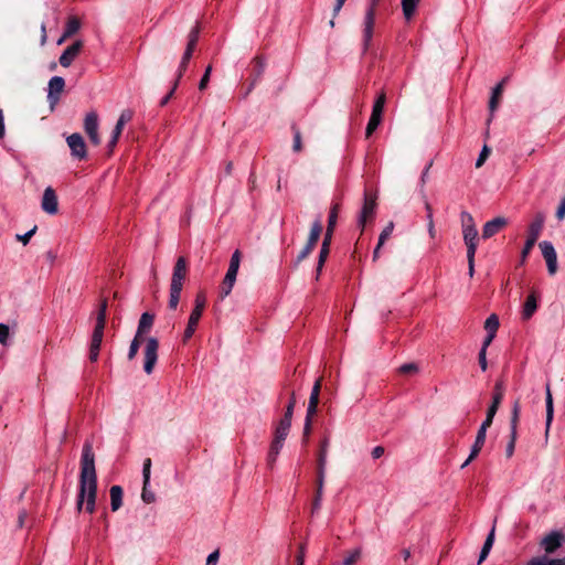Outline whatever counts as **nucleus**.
<instances>
[{
	"label": "nucleus",
	"instance_id": "17",
	"mask_svg": "<svg viewBox=\"0 0 565 565\" xmlns=\"http://www.w3.org/2000/svg\"><path fill=\"white\" fill-rule=\"evenodd\" d=\"M83 49V41L77 40L67 46L61 54L58 62L63 67H70Z\"/></svg>",
	"mask_w": 565,
	"mask_h": 565
},
{
	"label": "nucleus",
	"instance_id": "40",
	"mask_svg": "<svg viewBox=\"0 0 565 565\" xmlns=\"http://www.w3.org/2000/svg\"><path fill=\"white\" fill-rule=\"evenodd\" d=\"M419 1L420 0H402L403 14L406 20H409L414 15Z\"/></svg>",
	"mask_w": 565,
	"mask_h": 565
},
{
	"label": "nucleus",
	"instance_id": "47",
	"mask_svg": "<svg viewBox=\"0 0 565 565\" xmlns=\"http://www.w3.org/2000/svg\"><path fill=\"white\" fill-rule=\"evenodd\" d=\"M462 236L465 243L478 242V231L476 226H467V228H463Z\"/></svg>",
	"mask_w": 565,
	"mask_h": 565
},
{
	"label": "nucleus",
	"instance_id": "26",
	"mask_svg": "<svg viewBox=\"0 0 565 565\" xmlns=\"http://www.w3.org/2000/svg\"><path fill=\"white\" fill-rule=\"evenodd\" d=\"M252 63L253 68L250 73V78L254 79V82H259L266 68V61L262 56H256L254 57Z\"/></svg>",
	"mask_w": 565,
	"mask_h": 565
},
{
	"label": "nucleus",
	"instance_id": "18",
	"mask_svg": "<svg viewBox=\"0 0 565 565\" xmlns=\"http://www.w3.org/2000/svg\"><path fill=\"white\" fill-rule=\"evenodd\" d=\"M150 471H151V459L147 458L143 461L142 467V477H143V487L141 498L146 503H151L154 501V494L148 490L150 483Z\"/></svg>",
	"mask_w": 565,
	"mask_h": 565
},
{
	"label": "nucleus",
	"instance_id": "64",
	"mask_svg": "<svg viewBox=\"0 0 565 565\" xmlns=\"http://www.w3.org/2000/svg\"><path fill=\"white\" fill-rule=\"evenodd\" d=\"M556 217L561 221L565 217V196L562 198L561 203L556 211Z\"/></svg>",
	"mask_w": 565,
	"mask_h": 565
},
{
	"label": "nucleus",
	"instance_id": "27",
	"mask_svg": "<svg viewBox=\"0 0 565 565\" xmlns=\"http://www.w3.org/2000/svg\"><path fill=\"white\" fill-rule=\"evenodd\" d=\"M330 245H331L330 242L322 241L321 248L319 252V257H318V264H317V268H316V279L317 280L319 279V276H320L322 268H323V266L327 262V258L329 256Z\"/></svg>",
	"mask_w": 565,
	"mask_h": 565
},
{
	"label": "nucleus",
	"instance_id": "19",
	"mask_svg": "<svg viewBox=\"0 0 565 565\" xmlns=\"http://www.w3.org/2000/svg\"><path fill=\"white\" fill-rule=\"evenodd\" d=\"M507 218L502 216L495 217L487 222L482 228V238L488 239L494 236L507 225Z\"/></svg>",
	"mask_w": 565,
	"mask_h": 565
},
{
	"label": "nucleus",
	"instance_id": "48",
	"mask_svg": "<svg viewBox=\"0 0 565 565\" xmlns=\"http://www.w3.org/2000/svg\"><path fill=\"white\" fill-rule=\"evenodd\" d=\"M419 372V366L417 363L411 362L405 363L398 367V373L404 375H413Z\"/></svg>",
	"mask_w": 565,
	"mask_h": 565
},
{
	"label": "nucleus",
	"instance_id": "5",
	"mask_svg": "<svg viewBox=\"0 0 565 565\" xmlns=\"http://www.w3.org/2000/svg\"><path fill=\"white\" fill-rule=\"evenodd\" d=\"M199 35H200V26L196 23V25L190 31V33L188 35L186 47L182 55L181 62L179 64V77L183 76V74L188 67V64L192 57V54H193L196 43L199 41Z\"/></svg>",
	"mask_w": 565,
	"mask_h": 565
},
{
	"label": "nucleus",
	"instance_id": "38",
	"mask_svg": "<svg viewBox=\"0 0 565 565\" xmlns=\"http://www.w3.org/2000/svg\"><path fill=\"white\" fill-rule=\"evenodd\" d=\"M507 78L502 79L492 90V96L489 102V109L491 113H493L499 104V99L501 97V94L503 92V84L505 83Z\"/></svg>",
	"mask_w": 565,
	"mask_h": 565
},
{
	"label": "nucleus",
	"instance_id": "34",
	"mask_svg": "<svg viewBox=\"0 0 565 565\" xmlns=\"http://www.w3.org/2000/svg\"><path fill=\"white\" fill-rule=\"evenodd\" d=\"M494 531H495V527L493 525L483 543L482 548H481L479 559H478V565H480L488 557V555L492 548V545L494 542Z\"/></svg>",
	"mask_w": 565,
	"mask_h": 565
},
{
	"label": "nucleus",
	"instance_id": "52",
	"mask_svg": "<svg viewBox=\"0 0 565 565\" xmlns=\"http://www.w3.org/2000/svg\"><path fill=\"white\" fill-rule=\"evenodd\" d=\"M393 230H394V223L388 222L387 225L384 227V230L380 234V237H379L380 245H384L386 239H388L390 236L392 235Z\"/></svg>",
	"mask_w": 565,
	"mask_h": 565
},
{
	"label": "nucleus",
	"instance_id": "23",
	"mask_svg": "<svg viewBox=\"0 0 565 565\" xmlns=\"http://www.w3.org/2000/svg\"><path fill=\"white\" fill-rule=\"evenodd\" d=\"M324 477L326 472L317 471V489L316 495L312 502V513L319 511L321 507L322 495H323V486H324Z\"/></svg>",
	"mask_w": 565,
	"mask_h": 565
},
{
	"label": "nucleus",
	"instance_id": "29",
	"mask_svg": "<svg viewBox=\"0 0 565 565\" xmlns=\"http://www.w3.org/2000/svg\"><path fill=\"white\" fill-rule=\"evenodd\" d=\"M328 448H329V437L326 436L321 440V444H320V450H319V454H318V468H317V471L326 472Z\"/></svg>",
	"mask_w": 565,
	"mask_h": 565
},
{
	"label": "nucleus",
	"instance_id": "22",
	"mask_svg": "<svg viewBox=\"0 0 565 565\" xmlns=\"http://www.w3.org/2000/svg\"><path fill=\"white\" fill-rule=\"evenodd\" d=\"M486 435L487 434H484L483 430L482 431L478 430L476 440L470 450V455L467 458V460L461 465L462 469L466 468L479 455L480 450L482 449V447L484 445Z\"/></svg>",
	"mask_w": 565,
	"mask_h": 565
},
{
	"label": "nucleus",
	"instance_id": "45",
	"mask_svg": "<svg viewBox=\"0 0 565 565\" xmlns=\"http://www.w3.org/2000/svg\"><path fill=\"white\" fill-rule=\"evenodd\" d=\"M504 396V385L502 381H498L493 387L492 403L501 404Z\"/></svg>",
	"mask_w": 565,
	"mask_h": 565
},
{
	"label": "nucleus",
	"instance_id": "59",
	"mask_svg": "<svg viewBox=\"0 0 565 565\" xmlns=\"http://www.w3.org/2000/svg\"><path fill=\"white\" fill-rule=\"evenodd\" d=\"M461 224L462 230L467 228V226H476L472 215L466 211L461 213Z\"/></svg>",
	"mask_w": 565,
	"mask_h": 565
},
{
	"label": "nucleus",
	"instance_id": "37",
	"mask_svg": "<svg viewBox=\"0 0 565 565\" xmlns=\"http://www.w3.org/2000/svg\"><path fill=\"white\" fill-rule=\"evenodd\" d=\"M79 29H81L79 19L75 15L68 17L65 29H64V38L73 36L75 33L78 32Z\"/></svg>",
	"mask_w": 565,
	"mask_h": 565
},
{
	"label": "nucleus",
	"instance_id": "44",
	"mask_svg": "<svg viewBox=\"0 0 565 565\" xmlns=\"http://www.w3.org/2000/svg\"><path fill=\"white\" fill-rule=\"evenodd\" d=\"M241 252L238 249H236L232 256H231V260H230V265H228V269L226 273L228 274H235L237 275L238 273V268H239V264H241Z\"/></svg>",
	"mask_w": 565,
	"mask_h": 565
},
{
	"label": "nucleus",
	"instance_id": "55",
	"mask_svg": "<svg viewBox=\"0 0 565 565\" xmlns=\"http://www.w3.org/2000/svg\"><path fill=\"white\" fill-rule=\"evenodd\" d=\"M535 245L532 239H526L525 244L523 246V249L521 252V264H524L526 257L529 256L530 252L532 250L533 246Z\"/></svg>",
	"mask_w": 565,
	"mask_h": 565
},
{
	"label": "nucleus",
	"instance_id": "60",
	"mask_svg": "<svg viewBox=\"0 0 565 565\" xmlns=\"http://www.w3.org/2000/svg\"><path fill=\"white\" fill-rule=\"evenodd\" d=\"M467 246V260H475L478 242L465 243Z\"/></svg>",
	"mask_w": 565,
	"mask_h": 565
},
{
	"label": "nucleus",
	"instance_id": "32",
	"mask_svg": "<svg viewBox=\"0 0 565 565\" xmlns=\"http://www.w3.org/2000/svg\"><path fill=\"white\" fill-rule=\"evenodd\" d=\"M236 276L237 275H235V274L226 273V275L222 281L221 288H220V298L222 300L231 294V291L234 287V284L236 281Z\"/></svg>",
	"mask_w": 565,
	"mask_h": 565
},
{
	"label": "nucleus",
	"instance_id": "3",
	"mask_svg": "<svg viewBox=\"0 0 565 565\" xmlns=\"http://www.w3.org/2000/svg\"><path fill=\"white\" fill-rule=\"evenodd\" d=\"M380 0H367V6L362 21V52L366 53L371 45L374 34L376 8Z\"/></svg>",
	"mask_w": 565,
	"mask_h": 565
},
{
	"label": "nucleus",
	"instance_id": "51",
	"mask_svg": "<svg viewBox=\"0 0 565 565\" xmlns=\"http://www.w3.org/2000/svg\"><path fill=\"white\" fill-rule=\"evenodd\" d=\"M292 132H294L292 150L295 152H299L302 149L301 134H300V130L296 126H292Z\"/></svg>",
	"mask_w": 565,
	"mask_h": 565
},
{
	"label": "nucleus",
	"instance_id": "14",
	"mask_svg": "<svg viewBox=\"0 0 565 565\" xmlns=\"http://www.w3.org/2000/svg\"><path fill=\"white\" fill-rule=\"evenodd\" d=\"M42 210L50 215H55L58 212V200L55 190L52 186H47L42 196L41 201Z\"/></svg>",
	"mask_w": 565,
	"mask_h": 565
},
{
	"label": "nucleus",
	"instance_id": "50",
	"mask_svg": "<svg viewBox=\"0 0 565 565\" xmlns=\"http://www.w3.org/2000/svg\"><path fill=\"white\" fill-rule=\"evenodd\" d=\"M361 554H362V551L360 547L354 548L353 551H351L348 554V556L344 557L343 565H353L354 563H356L360 559Z\"/></svg>",
	"mask_w": 565,
	"mask_h": 565
},
{
	"label": "nucleus",
	"instance_id": "21",
	"mask_svg": "<svg viewBox=\"0 0 565 565\" xmlns=\"http://www.w3.org/2000/svg\"><path fill=\"white\" fill-rule=\"evenodd\" d=\"M537 292L535 290H532L531 294L527 296L523 309H522V319L529 320L533 317L537 309Z\"/></svg>",
	"mask_w": 565,
	"mask_h": 565
},
{
	"label": "nucleus",
	"instance_id": "39",
	"mask_svg": "<svg viewBox=\"0 0 565 565\" xmlns=\"http://www.w3.org/2000/svg\"><path fill=\"white\" fill-rule=\"evenodd\" d=\"M290 427H291V424H288L287 422L279 420L275 428L274 437L276 439H280V440L285 441L289 434Z\"/></svg>",
	"mask_w": 565,
	"mask_h": 565
},
{
	"label": "nucleus",
	"instance_id": "57",
	"mask_svg": "<svg viewBox=\"0 0 565 565\" xmlns=\"http://www.w3.org/2000/svg\"><path fill=\"white\" fill-rule=\"evenodd\" d=\"M9 335H10L9 327L4 323H0V343L2 345L8 344Z\"/></svg>",
	"mask_w": 565,
	"mask_h": 565
},
{
	"label": "nucleus",
	"instance_id": "7",
	"mask_svg": "<svg viewBox=\"0 0 565 565\" xmlns=\"http://www.w3.org/2000/svg\"><path fill=\"white\" fill-rule=\"evenodd\" d=\"M520 411H521L520 403H519V401H515L512 406V415H511V422H510V441L508 443L507 448H505V454H507L508 458L512 457L514 454L515 441H516V436H518L516 429H518V423H519V418H520Z\"/></svg>",
	"mask_w": 565,
	"mask_h": 565
},
{
	"label": "nucleus",
	"instance_id": "49",
	"mask_svg": "<svg viewBox=\"0 0 565 565\" xmlns=\"http://www.w3.org/2000/svg\"><path fill=\"white\" fill-rule=\"evenodd\" d=\"M181 289H173L170 288V298H169V308L171 310H175L178 308L180 297H181Z\"/></svg>",
	"mask_w": 565,
	"mask_h": 565
},
{
	"label": "nucleus",
	"instance_id": "61",
	"mask_svg": "<svg viewBox=\"0 0 565 565\" xmlns=\"http://www.w3.org/2000/svg\"><path fill=\"white\" fill-rule=\"evenodd\" d=\"M134 117V111L131 109H125L121 111L117 122L126 125Z\"/></svg>",
	"mask_w": 565,
	"mask_h": 565
},
{
	"label": "nucleus",
	"instance_id": "43",
	"mask_svg": "<svg viewBox=\"0 0 565 565\" xmlns=\"http://www.w3.org/2000/svg\"><path fill=\"white\" fill-rule=\"evenodd\" d=\"M499 326H500L499 318L494 313L490 315L484 322V329H486L487 333L497 334Z\"/></svg>",
	"mask_w": 565,
	"mask_h": 565
},
{
	"label": "nucleus",
	"instance_id": "35",
	"mask_svg": "<svg viewBox=\"0 0 565 565\" xmlns=\"http://www.w3.org/2000/svg\"><path fill=\"white\" fill-rule=\"evenodd\" d=\"M385 103H386V95L384 92H382L379 94V96L376 97V99L373 104L372 114H371L372 118H375V119H379L382 121V115H383Z\"/></svg>",
	"mask_w": 565,
	"mask_h": 565
},
{
	"label": "nucleus",
	"instance_id": "42",
	"mask_svg": "<svg viewBox=\"0 0 565 565\" xmlns=\"http://www.w3.org/2000/svg\"><path fill=\"white\" fill-rule=\"evenodd\" d=\"M124 127H125V125L116 122L115 128H114L113 134H111V138H110V140L108 141V145H107V148H108L110 153L113 152L114 148L116 147V145L118 142V139L121 136V132L124 130Z\"/></svg>",
	"mask_w": 565,
	"mask_h": 565
},
{
	"label": "nucleus",
	"instance_id": "6",
	"mask_svg": "<svg viewBox=\"0 0 565 565\" xmlns=\"http://www.w3.org/2000/svg\"><path fill=\"white\" fill-rule=\"evenodd\" d=\"M158 348L159 342L156 338L150 337L147 339L146 347H145V362H143V371L147 374H151L154 365L158 360Z\"/></svg>",
	"mask_w": 565,
	"mask_h": 565
},
{
	"label": "nucleus",
	"instance_id": "1",
	"mask_svg": "<svg viewBox=\"0 0 565 565\" xmlns=\"http://www.w3.org/2000/svg\"><path fill=\"white\" fill-rule=\"evenodd\" d=\"M97 495V476L95 469V456L93 446L86 441L83 446L81 457V475H79V491L76 500V509L82 511L84 502H86L85 510L88 513L95 511Z\"/></svg>",
	"mask_w": 565,
	"mask_h": 565
},
{
	"label": "nucleus",
	"instance_id": "15",
	"mask_svg": "<svg viewBox=\"0 0 565 565\" xmlns=\"http://www.w3.org/2000/svg\"><path fill=\"white\" fill-rule=\"evenodd\" d=\"M563 541L564 534L561 531H552L542 539L540 545L547 554H552L562 546Z\"/></svg>",
	"mask_w": 565,
	"mask_h": 565
},
{
	"label": "nucleus",
	"instance_id": "9",
	"mask_svg": "<svg viewBox=\"0 0 565 565\" xmlns=\"http://www.w3.org/2000/svg\"><path fill=\"white\" fill-rule=\"evenodd\" d=\"M98 127H99V122H98L97 113L96 111L87 113L85 116V119H84V130H85L86 135L88 136L89 141L94 146H98L100 143Z\"/></svg>",
	"mask_w": 565,
	"mask_h": 565
},
{
	"label": "nucleus",
	"instance_id": "28",
	"mask_svg": "<svg viewBox=\"0 0 565 565\" xmlns=\"http://www.w3.org/2000/svg\"><path fill=\"white\" fill-rule=\"evenodd\" d=\"M154 317L149 312H143L140 317L138 328H137V337H142L146 332H148L153 324Z\"/></svg>",
	"mask_w": 565,
	"mask_h": 565
},
{
	"label": "nucleus",
	"instance_id": "53",
	"mask_svg": "<svg viewBox=\"0 0 565 565\" xmlns=\"http://www.w3.org/2000/svg\"><path fill=\"white\" fill-rule=\"evenodd\" d=\"M38 226L34 225L30 231L24 234H17L15 239L21 242L23 245L29 244L31 237L36 233Z\"/></svg>",
	"mask_w": 565,
	"mask_h": 565
},
{
	"label": "nucleus",
	"instance_id": "56",
	"mask_svg": "<svg viewBox=\"0 0 565 565\" xmlns=\"http://www.w3.org/2000/svg\"><path fill=\"white\" fill-rule=\"evenodd\" d=\"M380 124H381V120L370 117L367 126H366V130H365L366 137H370L377 129Z\"/></svg>",
	"mask_w": 565,
	"mask_h": 565
},
{
	"label": "nucleus",
	"instance_id": "16",
	"mask_svg": "<svg viewBox=\"0 0 565 565\" xmlns=\"http://www.w3.org/2000/svg\"><path fill=\"white\" fill-rule=\"evenodd\" d=\"M319 404V396L315 394H310L308 407H307V414L305 419V426H303V440L307 441L308 436L311 433V425H312V417L317 413Z\"/></svg>",
	"mask_w": 565,
	"mask_h": 565
},
{
	"label": "nucleus",
	"instance_id": "25",
	"mask_svg": "<svg viewBox=\"0 0 565 565\" xmlns=\"http://www.w3.org/2000/svg\"><path fill=\"white\" fill-rule=\"evenodd\" d=\"M338 209H339V206H338V204H335L330 210L329 217H328V226H327V231H326V234L323 237L324 242L331 243V241H332L333 231H334L337 220H338Z\"/></svg>",
	"mask_w": 565,
	"mask_h": 565
},
{
	"label": "nucleus",
	"instance_id": "41",
	"mask_svg": "<svg viewBox=\"0 0 565 565\" xmlns=\"http://www.w3.org/2000/svg\"><path fill=\"white\" fill-rule=\"evenodd\" d=\"M561 558H548L547 556L533 557L527 562V565H561Z\"/></svg>",
	"mask_w": 565,
	"mask_h": 565
},
{
	"label": "nucleus",
	"instance_id": "54",
	"mask_svg": "<svg viewBox=\"0 0 565 565\" xmlns=\"http://www.w3.org/2000/svg\"><path fill=\"white\" fill-rule=\"evenodd\" d=\"M181 77H179V72L177 73V77H175V81L173 83V86L172 88L170 89V92L160 100V106L163 107L166 106L169 100L172 98L178 85H179V82H180Z\"/></svg>",
	"mask_w": 565,
	"mask_h": 565
},
{
	"label": "nucleus",
	"instance_id": "20",
	"mask_svg": "<svg viewBox=\"0 0 565 565\" xmlns=\"http://www.w3.org/2000/svg\"><path fill=\"white\" fill-rule=\"evenodd\" d=\"M544 222H545V215L544 213L542 212H537L533 218V221L531 222V224L529 225V231H527V238L526 239H532V242L536 243L542 230H543V226H544Z\"/></svg>",
	"mask_w": 565,
	"mask_h": 565
},
{
	"label": "nucleus",
	"instance_id": "30",
	"mask_svg": "<svg viewBox=\"0 0 565 565\" xmlns=\"http://www.w3.org/2000/svg\"><path fill=\"white\" fill-rule=\"evenodd\" d=\"M545 403H546V423H545L546 430H545V434L547 435L551 424L553 422V417H554L553 397H552L550 384L546 385Z\"/></svg>",
	"mask_w": 565,
	"mask_h": 565
},
{
	"label": "nucleus",
	"instance_id": "24",
	"mask_svg": "<svg viewBox=\"0 0 565 565\" xmlns=\"http://www.w3.org/2000/svg\"><path fill=\"white\" fill-rule=\"evenodd\" d=\"M322 230H323L322 222H321L320 217H318L311 225V230H310L306 246H309L313 250V248L316 247V245L319 241V237L322 233Z\"/></svg>",
	"mask_w": 565,
	"mask_h": 565
},
{
	"label": "nucleus",
	"instance_id": "63",
	"mask_svg": "<svg viewBox=\"0 0 565 565\" xmlns=\"http://www.w3.org/2000/svg\"><path fill=\"white\" fill-rule=\"evenodd\" d=\"M489 153H490V149L487 146H484L482 148L481 152L479 153V157H478V159L476 161V167L477 168H480L484 163V161L487 160Z\"/></svg>",
	"mask_w": 565,
	"mask_h": 565
},
{
	"label": "nucleus",
	"instance_id": "11",
	"mask_svg": "<svg viewBox=\"0 0 565 565\" xmlns=\"http://www.w3.org/2000/svg\"><path fill=\"white\" fill-rule=\"evenodd\" d=\"M186 273H188L186 259H185V257L180 256V257H178V259L174 264V267H173L170 288L182 290L183 281L186 277Z\"/></svg>",
	"mask_w": 565,
	"mask_h": 565
},
{
	"label": "nucleus",
	"instance_id": "36",
	"mask_svg": "<svg viewBox=\"0 0 565 565\" xmlns=\"http://www.w3.org/2000/svg\"><path fill=\"white\" fill-rule=\"evenodd\" d=\"M122 505V488L113 486L110 488V507L111 511H117Z\"/></svg>",
	"mask_w": 565,
	"mask_h": 565
},
{
	"label": "nucleus",
	"instance_id": "31",
	"mask_svg": "<svg viewBox=\"0 0 565 565\" xmlns=\"http://www.w3.org/2000/svg\"><path fill=\"white\" fill-rule=\"evenodd\" d=\"M236 276L237 275H235V274L226 273V275L222 281L221 288H220V298L222 300L231 294V291L234 287V284L236 281Z\"/></svg>",
	"mask_w": 565,
	"mask_h": 565
},
{
	"label": "nucleus",
	"instance_id": "4",
	"mask_svg": "<svg viewBox=\"0 0 565 565\" xmlns=\"http://www.w3.org/2000/svg\"><path fill=\"white\" fill-rule=\"evenodd\" d=\"M206 305V298L203 292H199L194 300V308L189 317L188 326L183 333V341L186 342L195 332L196 326L202 317Z\"/></svg>",
	"mask_w": 565,
	"mask_h": 565
},
{
	"label": "nucleus",
	"instance_id": "62",
	"mask_svg": "<svg viewBox=\"0 0 565 565\" xmlns=\"http://www.w3.org/2000/svg\"><path fill=\"white\" fill-rule=\"evenodd\" d=\"M311 252L312 249L305 245L296 258L295 266H298L303 259H306L311 254Z\"/></svg>",
	"mask_w": 565,
	"mask_h": 565
},
{
	"label": "nucleus",
	"instance_id": "46",
	"mask_svg": "<svg viewBox=\"0 0 565 565\" xmlns=\"http://www.w3.org/2000/svg\"><path fill=\"white\" fill-rule=\"evenodd\" d=\"M141 342H142V337H137V334H135V338L132 339L130 347H129V351H128V355H127L128 360L131 361L136 358Z\"/></svg>",
	"mask_w": 565,
	"mask_h": 565
},
{
	"label": "nucleus",
	"instance_id": "8",
	"mask_svg": "<svg viewBox=\"0 0 565 565\" xmlns=\"http://www.w3.org/2000/svg\"><path fill=\"white\" fill-rule=\"evenodd\" d=\"M375 210L376 196L370 194L369 192H365L363 206L358 218V225L361 227L362 231L364 230L367 220H372L374 217Z\"/></svg>",
	"mask_w": 565,
	"mask_h": 565
},
{
	"label": "nucleus",
	"instance_id": "2",
	"mask_svg": "<svg viewBox=\"0 0 565 565\" xmlns=\"http://www.w3.org/2000/svg\"><path fill=\"white\" fill-rule=\"evenodd\" d=\"M108 302L106 298L100 300L98 306V311L96 316V324L92 334V341L89 347V360L92 362H96L99 355V350L104 337V329L106 324V315H107Z\"/></svg>",
	"mask_w": 565,
	"mask_h": 565
},
{
	"label": "nucleus",
	"instance_id": "13",
	"mask_svg": "<svg viewBox=\"0 0 565 565\" xmlns=\"http://www.w3.org/2000/svg\"><path fill=\"white\" fill-rule=\"evenodd\" d=\"M539 246L546 262L548 274L554 275L557 270V254L553 244L548 241H543Z\"/></svg>",
	"mask_w": 565,
	"mask_h": 565
},
{
	"label": "nucleus",
	"instance_id": "58",
	"mask_svg": "<svg viewBox=\"0 0 565 565\" xmlns=\"http://www.w3.org/2000/svg\"><path fill=\"white\" fill-rule=\"evenodd\" d=\"M211 72H212V66L209 65L206 68H205V72L199 83V89L200 90H203L206 88L207 84H209V81H210V75H211Z\"/></svg>",
	"mask_w": 565,
	"mask_h": 565
},
{
	"label": "nucleus",
	"instance_id": "12",
	"mask_svg": "<svg viewBox=\"0 0 565 565\" xmlns=\"http://www.w3.org/2000/svg\"><path fill=\"white\" fill-rule=\"evenodd\" d=\"M64 87H65V81L61 76H53L49 81L47 100L50 103L51 109H54V107L58 103L60 96H61L62 92L64 90Z\"/></svg>",
	"mask_w": 565,
	"mask_h": 565
},
{
	"label": "nucleus",
	"instance_id": "33",
	"mask_svg": "<svg viewBox=\"0 0 565 565\" xmlns=\"http://www.w3.org/2000/svg\"><path fill=\"white\" fill-rule=\"evenodd\" d=\"M236 276L237 275H235V274L226 273V275L222 281L221 288H220V298L222 300L231 294V291L234 287V284L236 281Z\"/></svg>",
	"mask_w": 565,
	"mask_h": 565
},
{
	"label": "nucleus",
	"instance_id": "10",
	"mask_svg": "<svg viewBox=\"0 0 565 565\" xmlns=\"http://www.w3.org/2000/svg\"><path fill=\"white\" fill-rule=\"evenodd\" d=\"M67 146L71 149V154L78 160H84L87 157V149L84 138L81 134L75 132L66 138Z\"/></svg>",
	"mask_w": 565,
	"mask_h": 565
}]
</instances>
